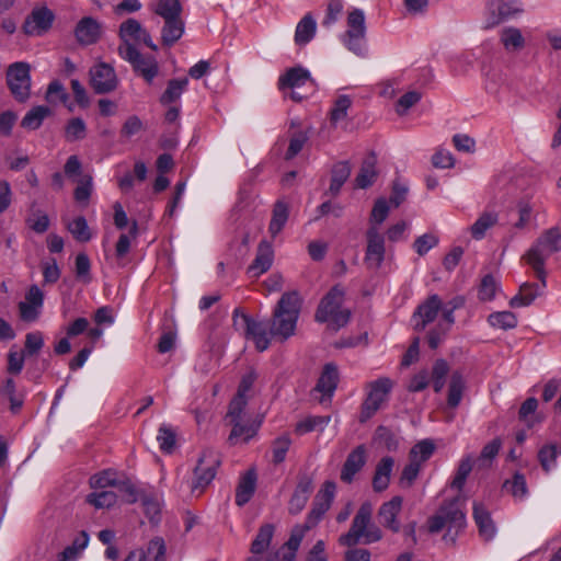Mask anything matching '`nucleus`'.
<instances>
[{"mask_svg": "<svg viewBox=\"0 0 561 561\" xmlns=\"http://www.w3.org/2000/svg\"><path fill=\"white\" fill-rule=\"evenodd\" d=\"M330 421V416H307L297 422L295 426V433L297 435H305L313 431L322 432L328 426Z\"/></svg>", "mask_w": 561, "mask_h": 561, "instance_id": "44", "label": "nucleus"}, {"mask_svg": "<svg viewBox=\"0 0 561 561\" xmlns=\"http://www.w3.org/2000/svg\"><path fill=\"white\" fill-rule=\"evenodd\" d=\"M89 545V535L81 531L58 556L59 561H76Z\"/></svg>", "mask_w": 561, "mask_h": 561, "instance_id": "37", "label": "nucleus"}, {"mask_svg": "<svg viewBox=\"0 0 561 561\" xmlns=\"http://www.w3.org/2000/svg\"><path fill=\"white\" fill-rule=\"evenodd\" d=\"M501 447V443L499 439H493L492 442L488 443L479 458H478V466L479 468H486L491 465V461L495 458Z\"/></svg>", "mask_w": 561, "mask_h": 561, "instance_id": "60", "label": "nucleus"}, {"mask_svg": "<svg viewBox=\"0 0 561 561\" xmlns=\"http://www.w3.org/2000/svg\"><path fill=\"white\" fill-rule=\"evenodd\" d=\"M377 159L374 154L368 156L360 167L359 173L356 176V186L359 188H367L370 186L377 176L376 172Z\"/></svg>", "mask_w": 561, "mask_h": 561, "instance_id": "38", "label": "nucleus"}, {"mask_svg": "<svg viewBox=\"0 0 561 561\" xmlns=\"http://www.w3.org/2000/svg\"><path fill=\"white\" fill-rule=\"evenodd\" d=\"M488 322L495 329L510 330L517 325V318L511 311H497L488 317Z\"/></svg>", "mask_w": 561, "mask_h": 561, "instance_id": "48", "label": "nucleus"}, {"mask_svg": "<svg viewBox=\"0 0 561 561\" xmlns=\"http://www.w3.org/2000/svg\"><path fill=\"white\" fill-rule=\"evenodd\" d=\"M460 305L458 299L444 304L438 295H432L413 312L412 323L415 331H424L433 324L427 332V343L432 350L437 348L447 336L455 323L454 312Z\"/></svg>", "mask_w": 561, "mask_h": 561, "instance_id": "1", "label": "nucleus"}, {"mask_svg": "<svg viewBox=\"0 0 561 561\" xmlns=\"http://www.w3.org/2000/svg\"><path fill=\"white\" fill-rule=\"evenodd\" d=\"M365 264L370 270H378L386 256L385 237L376 226H369L366 231Z\"/></svg>", "mask_w": 561, "mask_h": 561, "instance_id": "13", "label": "nucleus"}, {"mask_svg": "<svg viewBox=\"0 0 561 561\" xmlns=\"http://www.w3.org/2000/svg\"><path fill=\"white\" fill-rule=\"evenodd\" d=\"M90 486L94 490L115 489L121 500L125 503H135L137 501V491L135 485L123 474L114 470H103L90 478Z\"/></svg>", "mask_w": 561, "mask_h": 561, "instance_id": "8", "label": "nucleus"}, {"mask_svg": "<svg viewBox=\"0 0 561 561\" xmlns=\"http://www.w3.org/2000/svg\"><path fill=\"white\" fill-rule=\"evenodd\" d=\"M220 465L219 455L214 449H205L197 461L194 469V478L192 481V492L199 495L205 488L214 480L217 468Z\"/></svg>", "mask_w": 561, "mask_h": 561, "instance_id": "12", "label": "nucleus"}, {"mask_svg": "<svg viewBox=\"0 0 561 561\" xmlns=\"http://www.w3.org/2000/svg\"><path fill=\"white\" fill-rule=\"evenodd\" d=\"M163 493L152 486L142 490V515L152 526H157L163 515Z\"/></svg>", "mask_w": 561, "mask_h": 561, "instance_id": "19", "label": "nucleus"}, {"mask_svg": "<svg viewBox=\"0 0 561 561\" xmlns=\"http://www.w3.org/2000/svg\"><path fill=\"white\" fill-rule=\"evenodd\" d=\"M90 82L96 93H107L117 85L114 68L105 62H99L90 70Z\"/></svg>", "mask_w": 561, "mask_h": 561, "instance_id": "20", "label": "nucleus"}, {"mask_svg": "<svg viewBox=\"0 0 561 561\" xmlns=\"http://www.w3.org/2000/svg\"><path fill=\"white\" fill-rule=\"evenodd\" d=\"M7 77L12 94L20 101L26 100L31 87L28 66L23 62L12 65L8 70Z\"/></svg>", "mask_w": 561, "mask_h": 561, "instance_id": "17", "label": "nucleus"}, {"mask_svg": "<svg viewBox=\"0 0 561 561\" xmlns=\"http://www.w3.org/2000/svg\"><path fill=\"white\" fill-rule=\"evenodd\" d=\"M499 221V214L495 210H484L477 220L470 226L469 231L474 240H481L485 237L488 230L493 228Z\"/></svg>", "mask_w": 561, "mask_h": 561, "instance_id": "33", "label": "nucleus"}, {"mask_svg": "<svg viewBox=\"0 0 561 561\" xmlns=\"http://www.w3.org/2000/svg\"><path fill=\"white\" fill-rule=\"evenodd\" d=\"M473 519L484 540H491L496 534V527L488 508L479 502L473 503Z\"/></svg>", "mask_w": 561, "mask_h": 561, "instance_id": "27", "label": "nucleus"}, {"mask_svg": "<svg viewBox=\"0 0 561 561\" xmlns=\"http://www.w3.org/2000/svg\"><path fill=\"white\" fill-rule=\"evenodd\" d=\"M393 466L394 460L389 456L381 458L377 463L373 479V488L376 492H382L389 486Z\"/></svg>", "mask_w": 561, "mask_h": 561, "instance_id": "32", "label": "nucleus"}, {"mask_svg": "<svg viewBox=\"0 0 561 561\" xmlns=\"http://www.w3.org/2000/svg\"><path fill=\"white\" fill-rule=\"evenodd\" d=\"M341 41L356 56H366V25L363 10L354 9L348 13L347 31L341 36Z\"/></svg>", "mask_w": 561, "mask_h": 561, "instance_id": "10", "label": "nucleus"}, {"mask_svg": "<svg viewBox=\"0 0 561 561\" xmlns=\"http://www.w3.org/2000/svg\"><path fill=\"white\" fill-rule=\"evenodd\" d=\"M167 547L162 537H154L142 552V561H165Z\"/></svg>", "mask_w": 561, "mask_h": 561, "instance_id": "47", "label": "nucleus"}, {"mask_svg": "<svg viewBox=\"0 0 561 561\" xmlns=\"http://www.w3.org/2000/svg\"><path fill=\"white\" fill-rule=\"evenodd\" d=\"M466 383L462 375L459 371H454L450 377L448 387L447 404L449 408H457L462 399V393Z\"/></svg>", "mask_w": 561, "mask_h": 561, "instance_id": "43", "label": "nucleus"}, {"mask_svg": "<svg viewBox=\"0 0 561 561\" xmlns=\"http://www.w3.org/2000/svg\"><path fill=\"white\" fill-rule=\"evenodd\" d=\"M289 206L283 199H278L274 204L272 219L268 226V232L272 238H275L284 228L288 220Z\"/></svg>", "mask_w": 561, "mask_h": 561, "instance_id": "36", "label": "nucleus"}, {"mask_svg": "<svg viewBox=\"0 0 561 561\" xmlns=\"http://www.w3.org/2000/svg\"><path fill=\"white\" fill-rule=\"evenodd\" d=\"M559 453L556 445H546L539 450L538 458L545 471L548 472L554 467Z\"/></svg>", "mask_w": 561, "mask_h": 561, "instance_id": "58", "label": "nucleus"}, {"mask_svg": "<svg viewBox=\"0 0 561 561\" xmlns=\"http://www.w3.org/2000/svg\"><path fill=\"white\" fill-rule=\"evenodd\" d=\"M499 284L492 275H485L479 286L478 296L482 301H490L495 297Z\"/></svg>", "mask_w": 561, "mask_h": 561, "instance_id": "56", "label": "nucleus"}, {"mask_svg": "<svg viewBox=\"0 0 561 561\" xmlns=\"http://www.w3.org/2000/svg\"><path fill=\"white\" fill-rule=\"evenodd\" d=\"M44 293L37 285H32L25 294L24 300L19 304L20 317L25 322H34L42 313Z\"/></svg>", "mask_w": 561, "mask_h": 561, "instance_id": "18", "label": "nucleus"}, {"mask_svg": "<svg viewBox=\"0 0 561 561\" xmlns=\"http://www.w3.org/2000/svg\"><path fill=\"white\" fill-rule=\"evenodd\" d=\"M561 251V228L558 226L543 230L523 259L533 268L537 278L547 277L546 261Z\"/></svg>", "mask_w": 561, "mask_h": 561, "instance_id": "3", "label": "nucleus"}, {"mask_svg": "<svg viewBox=\"0 0 561 561\" xmlns=\"http://www.w3.org/2000/svg\"><path fill=\"white\" fill-rule=\"evenodd\" d=\"M274 251L272 244L267 241H261L254 261L248 267V274L251 277H257L267 272L272 266Z\"/></svg>", "mask_w": 561, "mask_h": 561, "instance_id": "25", "label": "nucleus"}, {"mask_svg": "<svg viewBox=\"0 0 561 561\" xmlns=\"http://www.w3.org/2000/svg\"><path fill=\"white\" fill-rule=\"evenodd\" d=\"M352 104V100L347 95H340L335 102L333 107L330 111V119L331 123L336 125L340 122H343L347 116V111Z\"/></svg>", "mask_w": 561, "mask_h": 561, "instance_id": "51", "label": "nucleus"}, {"mask_svg": "<svg viewBox=\"0 0 561 561\" xmlns=\"http://www.w3.org/2000/svg\"><path fill=\"white\" fill-rule=\"evenodd\" d=\"M119 56L130 62L137 71L140 68V23L128 19L119 26Z\"/></svg>", "mask_w": 561, "mask_h": 561, "instance_id": "7", "label": "nucleus"}, {"mask_svg": "<svg viewBox=\"0 0 561 561\" xmlns=\"http://www.w3.org/2000/svg\"><path fill=\"white\" fill-rule=\"evenodd\" d=\"M366 462V449L363 445L357 446L347 456L341 471V480L350 483L354 476L364 467Z\"/></svg>", "mask_w": 561, "mask_h": 561, "instance_id": "28", "label": "nucleus"}, {"mask_svg": "<svg viewBox=\"0 0 561 561\" xmlns=\"http://www.w3.org/2000/svg\"><path fill=\"white\" fill-rule=\"evenodd\" d=\"M148 9L163 20L161 41L165 46H172L184 34L185 24L181 16L180 0H151Z\"/></svg>", "mask_w": 561, "mask_h": 561, "instance_id": "5", "label": "nucleus"}, {"mask_svg": "<svg viewBox=\"0 0 561 561\" xmlns=\"http://www.w3.org/2000/svg\"><path fill=\"white\" fill-rule=\"evenodd\" d=\"M538 279L540 280L539 284H523L519 294L511 299L510 306L513 308L529 306L538 296L542 295L547 286L546 277Z\"/></svg>", "mask_w": 561, "mask_h": 561, "instance_id": "29", "label": "nucleus"}, {"mask_svg": "<svg viewBox=\"0 0 561 561\" xmlns=\"http://www.w3.org/2000/svg\"><path fill=\"white\" fill-rule=\"evenodd\" d=\"M504 486L517 500H523L527 495L526 480L523 474L516 473L512 481H506Z\"/></svg>", "mask_w": 561, "mask_h": 561, "instance_id": "61", "label": "nucleus"}, {"mask_svg": "<svg viewBox=\"0 0 561 561\" xmlns=\"http://www.w3.org/2000/svg\"><path fill=\"white\" fill-rule=\"evenodd\" d=\"M142 79L149 84H154L156 80L158 83H162V77L160 76V68L158 61L150 56H142Z\"/></svg>", "mask_w": 561, "mask_h": 561, "instance_id": "49", "label": "nucleus"}, {"mask_svg": "<svg viewBox=\"0 0 561 561\" xmlns=\"http://www.w3.org/2000/svg\"><path fill=\"white\" fill-rule=\"evenodd\" d=\"M53 20V12L47 8L36 9L25 21L24 31L30 35H39L50 27Z\"/></svg>", "mask_w": 561, "mask_h": 561, "instance_id": "26", "label": "nucleus"}, {"mask_svg": "<svg viewBox=\"0 0 561 561\" xmlns=\"http://www.w3.org/2000/svg\"><path fill=\"white\" fill-rule=\"evenodd\" d=\"M389 210L390 207L385 198L377 199L370 214V226L378 227L381 225L387 219Z\"/></svg>", "mask_w": 561, "mask_h": 561, "instance_id": "59", "label": "nucleus"}, {"mask_svg": "<svg viewBox=\"0 0 561 561\" xmlns=\"http://www.w3.org/2000/svg\"><path fill=\"white\" fill-rule=\"evenodd\" d=\"M422 467L409 460L404 466L399 478V485L403 489H410L419 477Z\"/></svg>", "mask_w": 561, "mask_h": 561, "instance_id": "57", "label": "nucleus"}, {"mask_svg": "<svg viewBox=\"0 0 561 561\" xmlns=\"http://www.w3.org/2000/svg\"><path fill=\"white\" fill-rule=\"evenodd\" d=\"M308 87L311 91L314 90V81L310 72L302 67H294L288 69L278 79V88L280 90L291 89L290 98L295 101H301L304 96L296 92L295 89Z\"/></svg>", "mask_w": 561, "mask_h": 561, "instance_id": "15", "label": "nucleus"}, {"mask_svg": "<svg viewBox=\"0 0 561 561\" xmlns=\"http://www.w3.org/2000/svg\"><path fill=\"white\" fill-rule=\"evenodd\" d=\"M317 30L316 20L311 14H306L297 24L295 32V42L297 45H306L309 43Z\"/></svg>", "mask_w": 561, "mask_h": 561, "instance_id": "40", "label": "nucleus"}, {"mask_svg": "<svg viewBox=\"0 0 561 561\" xmlns=\"http://www.w3.org/2000/svg\"><path fill=\"white\" fill-rule=\"evenodd\" d=\"M273 534H274V526L272 524L263 525L260 528L256 537L254 538V540L251 543V548H250L251 553L263 556L267 551V549L271 545Z\"/></svg>", "mask_w": 561, "mask_h": 561, "instance_id": "42", "label": "nucleus"}, {"mask_svg": "<svg viewBox=\"0 0 561 561\" xmlns=\"http://www.w3.org/2000/svg\"><path fill=\"white\" fill-rule=\"evenodd\" d=\"M449 371L448 363L437 359L432 368V382L435 392H440L445 386V378Z\"/></svg>", "mask_w": 561, "mask_h": 561, "instance_id": "52", "label": "nucleus"}, {"mask_svg": "<svg viewBox=\"0 0 561 561\" xmlns=\"http://www.w3.org/2000/svg\"><path fill=\"white\" fill-rule=\"evenodd\" d=\"M260 424L261 422H255L252 419L231 423L232 430L228 437V443L230 445L248 443L256 434Z\"/></svg>", "mask_w": 561, "mask_h": 561, "instance_id": "30", "label": "nucleus"}, {"mask_svg": "<svg viewBox=\"0 0 561 561\" xmlns=\"http://www.w3.org/2000/svg\"><path fill=\"white\" fill-rule=\"evenodd\" d=\"M371 513L373 506L370 503H364L360 505L353 519L351 529L339 539L342 546L352 547L360 540L363 534L370 525Z\"/></svg>", "mask_w": 561, "mask_h": 561, "instance_id": "16", "label": "nucleus"}, {"mask_svg": "<svg viewBox=\"0 0 561 561\" xmlns=\"http://www.w3.org/2000/svg\"><path fill=\"white\" fill-rule=\"evenodd\" d=\"M157 440L159 443L160 449L170 454L175 446V434L170 428L162 426L159 430Z\"/></svg>", "mask_w": 561, "mask_h": 561, "instance_id": "64", "label": "nucleus"}, {"mask_svg": "<svg viewBox=\"0 0 561 561\" xmlns=\"http://www.w3.org/2000/svg\"><path fill=\"white\" fill-rule=\"evenodd\" d=\"M499 43L510 55L518 54L527 46L522 30L514 25L504 26L499 31Z\"/></svg>", "mask_w": 561, "mask_h": 561, "instance_id": "22", "label": "nucleus"}, {"mask_svg": "<svg viewBox=\"0 0 561 561\" xmlns=\"http://www.w3.org/2000/svg\"><path fill=\"white\" fill-rule=\"evenodd\" d=\"M313 491V481L309 476H301L288 503V511L293 515L299 514L306 506Z\"/></svg>", "mask_w": 561, "mask_h": 561, "instance_id": "23", "label": "nucleus"}, {"mask_svg": "<svg viewBox=\"0 0 561 561\" xmlns=\"http://www.w3.org/2000/svg\"><path fill=\"white\" fill-rule=\"evenodd\" d=\"M256 486V474L253 470L247 471L241 478L236 489V504L245 505L254 494Z\"/></svg>", "mask_w": 561, "mask_h": 561, "instance_id": "34", "label": "nucleus"}, {"mask_svg": "<svg viewBox=\"0 0 561 561\" xmlns=\"http://www.w3.org/2000/svg\"><path fill=\"white\" fill-rule=\"evenodd\" d=\"M188 84L187 78L170 80L165 91L160 98V102L163 105H169L176 102L182 93L186 90Z\"/></svg>", "mask_w": 561, "mask_h": 561, "instance_id": "45", "label": "nucleus"}, {"mask_svg": "<svg viewBox=\"0 0 561 561\" xmlns=\"http://www.w3.org/2000/svg\"><path fill=\"white\" fill-rule=\"evenodd\" d=\"M300 302L297 291L285 293L280 297L270 323L273 337L286 341L294 335L300 312Z\"/></svg>", "mask_w": 561, "mask_h": 561, "instance_id": "4", "label": "nucleus"}, {"mask_svg": "<svg viewBox=\"0 0 561 561\" xmlns=\"http://www.w3.org/2000/svg\"><path fill=\"white\" fill-rule=\"evenodd\" d=\"M339 378L340 375L336 365L333 363L325 364L314 388L316 391L322 394L321 401L331 399L337 387Z\"/></svg>", "mask_w": 561, "mask_h": 561, "instance_id": "24", "label": "nucleus"}, {"mask_svg": "<svg viewBox=\"0 0 561 561\" xmlns=\"http://www.w3.org/2000/svg\"><path fill=\"white\" fill-rule=\"evenodd\" d=\"M76 37L79 43L90 45L101 35V24L91 16L83 18L76 27Z\"/></svg>", "mask_w": 561, "mask_h": 561, "instance_id": "31", "label": "nucleus"}, {"mask_svg": "<svg viewBox=\"0 0 561 561\" xmlns=\"http://www.w3.org/2000/svg\"><path fill=\"white\" fill-rule=\"evenodd\" d=\"M471 469H472V458L470 456L462 458L457 468L455 477L450 483V486L461 490L462 486L465 485V482H466L469 473L471 472Z\"/></svg>", "mask_w": 561, "mask_h": 561, "instance_id": "54", "label": "nucleus"}, {"mask_svg": "<svg viewBox=\"0 0 561 561\" xmlns=\"http://www.w3.org/2000/svg\"><path fill=\"white\" fill-rule=\"evenodd\" d=\"M421 100V93L417 91H409L404 93L397 102V113L404 115L412 106Z\"/></svg>", "mask_w": 561, "mask_h": 561, "instance_id": "63", "label": "nucleus"}, {"mask_svg": "<svg viewBox=\"0 0 561 561\" xmlns=\"http://www.w3.org/2000/svg\"><path fill=\"white\" fill-rule=\"evenodd\" d=\"M245 407L247 397L236 394V397L231 400L228 412L226 414V420L229 422V424L252 419L251 415L247 412Z\"/></svg>", "mask_w": 561, "mask_h": 561, "instance_id": "41", "label": "nucleus"}, {"mask_svg": "<svg viewBox=\"0 0 561 561\" xmlns=\"http://www.w3.org/2000/svg\"><path fill=\"white\" fill-rule=\"evenodd\" d=\"M121 495L114 490H94L87 495L85 501L96 510L113 507Z\"/></svg>", "mask_w": 561, "mask_h": 561, "instance_id": "35", "label": "nucleus"}, {"mask_svg": "<svg viewBox=\"0 0 561 561\" xmlns=\"http://www.w3.org/2000/svg\"><path fill=\"white\" fill-rule=\"evenodd\" d=\"M50 114V110L47 106L38 105L30 110L22 119V127L35 130L37 129L43 121Z\"/></svg>", "mask_w": 561, "mask_h": 561, "instance_id": "46", "label": "nucleus"}, {"mask_svg": "<svg viewBox=\"0 0 561 561\" xmlns=\"http://www.w3.org/2000/svg\"><path fill=\"white\" fill-rule=\"evenodd\" d=\"M525 13L523 0H488L484 28H493L501 23L519 19Z\"/></svg>", "mask_w": 561, "mask_h": 561, "instance_id": "9", "label": "nucleus"}, {"mask_svg": "<svg viewBox=\"0 0 561 561\" xmlns=\"http://www.w3.org/2000/svg\"><path fill=\"white\" fill-rule=\"evenodd\" d=\"M66 138L68 140H79L85 136V124L81 118H72L66 126Z\"/></svg>", "mask_w": 561, "mask_h": 561, "instance_id": "62", "label": "nucleus"}, {"mask_svg": "<svg viewBox=\"0 0 561 561\" xmlns=\"http://www.w3.org/2000/svg\"><path fill=\"white\" fill-rule=\"evenodd\" d=\"M435 451V445L431 439H422L416 443L409 453V460L416 463L420 467L432 457Z\"/></svg>", "mask_w": 561, "mask_h": 561, "instance_id": "39", "label": "nucleus"}, {"mask_svg": "<svg viewBox=\"0 0 561 561\" xmlns=\"http://www.w3.org/2000/svg\"><path fill=\"white\" fill-rule=\"evenodd\" d=\"M403 499L399 495L391 497L388 502H385L378 511L379 523L392 533H399L401 529V523L399 520V514L402 511Z\"/></svg>", "mask_w": 561, "mask_h": 561, "instance_id": "21", "label": "nucleus"}, {"mask_svg": "<svg viewBox=\"0 0 561 561\" xmlns=\"http://www.w3.org/2000/svg\"><path fill=\"white\" fill-rule=\"evenodd\" d=\"M344 290L334 286L320 301L316 312L318 322H327L333 330H339L347 324L351 311L343 307Z\"/></svg>", "mask_w": 561, "mask_h": 561, "instance_id": "6", "label": "nucleus"}, {"mask_svg": "<svg viewBox=\"0 0 561 561\" xmlns=\"http://www.w3.org/2000/svg\"><path fill=\"white\" fill-rule=\"evenodd\" d=\"M438 237L435 233L428 232L417 237L413 243L414 251L420 255H425L430 250L438 244Z\"/></svg>", "mask_w": 561, "mask_h": 561, "instance_id": "55", "label": "nucleus"}, {"mask_svg": "<svg viewBox=\"0 0 561 561\" xmlns=\"http://www.w3.org/2000/svg\"><path fill=\"white\" fill-rule=\"evenodd\" d=\"M393 387L390 378L381 377L366 385V398L362 404L359 422L365 423L382 407Z\"/></svg>", "mask_w": 561, "mask_h": 561, "instance_id": "11", "label": "nucleus"}, {"mask_svg": "<svg viewBox=\"0 0 561 561\" xmlns=\"http://www.w3.org/2000/svg\"><path fill=\"white\" fill-rule=\"evenodd\" d=\"M67 227L73 238L80 242H87L92 237L84 217L79 216L75 218L67 224Z\"/></svg>", "mask_w": 561, "mask_h": 561, "instance_id": "50", "label": "nucleus"}, {"mask_svg": "<svg viewBox=\"0 0 561 561\" xmlns=\"http://www.w3.org/2000/svg\"><path fill=\"white\" fill-rule=\"evenodd\" d=\"M240 320L244 325V334L248 340H251L259 352H264L268 348L271 343V325L270 323L261 320H255L244 313L240 314Z\"/></svg>", "mask_w": 561, "mask_h": 561, "instance_id": "14", "label": "nucleus"}, {"mask_svg": "<svg viewBox=\"0 0 561 561\" xmlns=\"http://www.w3.org/2000/svg\"><path fill=\"white\" fill-rule=\"evenodd\" d=\"M331 504L328 501L314 499L311 511L309 512L306 519V528L310 529L314 527L323 515L329 511Z\"/></svg>", "mask_w": 561, "mask_h": 561, "instance_id": "53", "label": "nucleus"}, {"mask_svg": "<svg viewBox=\"0 0 561 561\" xmlns=\"http://www.w3.org/2000/svg\"><path fill=\"white\" fill-rule=\"evenodd\" d=\"M466 526V515L462 510V502L456 497L444 502L435 515L431 516L426 524L430 534H438L446 529L443 539L446 542H455L458 534Z\"/></svg>", "mask_w": 561, "mask_h": 561, "instance_id": "2", "label": "nucleus"}]
</instances>
